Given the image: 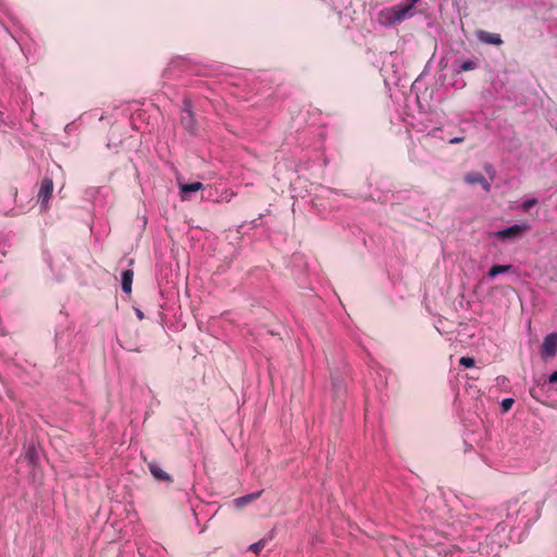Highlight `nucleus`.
<instances>
[{
	"mask_svg": "<svg viewBox=\"0 0 557 557\" xmlns=\"http://www.w3.org/2000/svg\"><path fill=\"white\" fill-rule=\"evenodd\" d=\"M412 3H398L382 12L386 23L398 24L412 15Z\"/></svg>",
	"mask_w": 557,
	"mask_h": 557,
	"instance_id": "nucleus-1",
	"label": "nucleus"
},
{
	"mask_svg": "<svg viewBox=\"0 0 557 557\" xmlns=\"http://www.w3.org/2000/svg\"><path fill=\"white\" fill-rule=\"evenodd\" d=\"M181 124L188 133L195 135L198 125L191 110V102L189 100H184L182 114H181Z\"/></svg>",
	"mask_w": 557,
	"mask_h": 557,
	"instance_id": "nucleus-2",
	"label": "nucleus"
},
{
	"mask_svg": "<svg viewBox=\"0 0 557 557\" xmlns=\"http://www.w3.org/2000/svg\"><path fill=\"white\" fill-rule=\"evenodd\" d=\"M53 193V181L49 176H45L41 180L40 188L38 191V202L40 203L41 208L44 210H47L49 208V201L52 197Z\"/></svg>",
	"mask_w": 557,
	"mask_h": 557,
	"instance_id": "nucleus-3",
	"label": "nucleus"
},
{
	"mask_svg": "<svg viewBox=\"0 0 557 557\" xmlns=\"http://www.w3.org/2000/svg\"><path fill=\"white\" fill-rule=\"evenodd\" d=\"M530 226L528 224H515L505 230L497 231L494 233V236L505 240V239H517L523 236L525 232H528Z\"/></svg>",
	"mask_w": 557,
	"mask_h": 557,
	"instance_id": "nucleus-4",
	"label": "nucleus"
},
{
	"mask_svg": "<svg viewBox=\"0 0 557 557\" xmlns=\"http://www.w3.org/2000/svg\"><path fill=\"white\" fill-rule=\"evenodd\" d=\"M557 354V333L545 336L542 344V356L553 358Z\"/></svg>",
	"mask_w": 557,
	"mask_h": 557,
	"instance_id": "nucleus-5",
	"label": "nucleus"
},
{
	"mask_svg": "<svg viewBox=\"0 0 557 557\" xmlns=\"http://www.w3.org/2000/svg\"><path fill=\"white\" fill-rule=\"evenodd\" d=\"M463 180L469 185L480 184L486 193L491 190V184L480 172H469L465 175Z\"/></svg>",
	"mask_w": 557,
	"mask_h": 557,
	"instance_id": "nucleus-6",
	"label": "nucleus"
},
{
	"mask_svg": "<svg viewBox=\"0 0 557 557\" xmlns=\"http://www.w3.org/2000/svg\"><path fill=\"white\" fill-rule=\"evenodd\" d=\"M475 36L481 42L487 45L502 46L504 42L498 34L490 33L483 29L476 30Z\"/></svg>",
	"mask_w": 557,
	"mask_h": 557,
	"instance_id": "nucleus-7",
	"label": "nucleus"
},
{
	"mask_svg": "<svg viewBox=\"0 0 557 557\" xmlns=\"http://www.w3.org/2000/svg\"><path fill=\"white\" fill-rule=\"evenodd\" d=\"M148 468L150 470V473L157 481H164V482H172L171 475L165 472L158 462L150 461L148 463Z\"/></svg>",
	"mask_w": 557,
	"mask_h": 557,
	"instance_id": "nucleus-8",
	"label": "nucleus"
},
{
	"mask_svg": "<svg viewBox=\"0 0 557 557\" xmlns=\"http://www.w3.org/2000/svg\"><path fill=\"white\" fill-rule=\"evenodd\" d=\"M203 189V184L200 182L180 184V191L182 200H187L191 193Z\"/></svg>",
	"mask_w": 557,
	"mask_h": 557,
	"instance_id": "nucleus-9",
	"label": "nucleus"
},
{
	"mask_svg": "<svg viewBox=\"0 0 557 557\" xmlns=\"http://www.w3.org/2000/svg\"><path fill=\"white\" fill-rule=\"evenodd\" d=\"M133 277H134L133 270L127 269L122 272V290L126 294L132 293Z\"/></svg>",
	"mask_w": 557,
	"mask_h": 557,
	"instance_id": "nucleus-10",
	"label": "nucleus"
},
{
	"mask_svg": "<svg viewBox=\"0 0 557 557\" xmlns=\"http://www.w3.org/2000/svg\"><path fill=\"white\" fill-rule=\"evenodd\" d=\"M512 265L508 264V265H500V264H497V265H493L490 270H488V273L487 275L490 277H495L496 275L498 274H502V273H507L511 270Z\"/></svg>",
	"mask_w": 557,
	"mask_h": 557,
	"instance_id": "nucleus-11",
	"label": "nucleus"
},
{
	"mask_svg": "<svg viewBox=\"0 0 557 557\" xmlns=\"http://www.w3.org/2000/svg\"><path fill=\"white\" fill-rule=\"evenodd\" d=\"M261 494H262V491H259L257 493H252V494L239 497L236 499V502L240 505H246V504L259 498Z\"/></svg>",
	"mask_w": 557,
	"mask_h": 557,
	"instance_id": "nucleus-12",
	"label": "nucleus"
},
{
	"mask_svg": "<svg viewBox=\"0 0 557 557\" xmlns=\"http://www.w3.org/2000/svg\"><path fill=\"white\" fill-rule=\"evenodd\" d=\"M474 69H476V64L471 60L463 61L459 65V72L472 71Z\"/></svg>",
	"mask_w": 557,
	"mask_h": 557,
	"instance_id": "nucleus-13",
	"label": "nucleus"
},
{
	"mask_svg": "<svg viewBox=\"0 0 557 557\" xmlns=\"http://www.w3.org/2000/svg\"><path fill=\"white\" fill-rule=\"evenodd\" d=\"M537 203L536 198L527 199L521 203V209L524 212H528L532 207H534Z\"/></svg>",
	"mask_w": 557,
	"mask_h": 557,
	"instance_id": "nucleus-14",
	"label": "nucleus"
},
{
	"mask_svg": "<svg viewBox=\"0 0 557 557\" xmlns=\"http://www.w3.org/2000/svg\"><path fill=\"white\" fill-rule=\"evenodd\" d=\"M265 540H260L259 542L250 545L249 550L253 552L255 554H259L265 546Z\"/></svg>",
	"mask_w": 557,
	"mask_h": 557,
	"instance_id": "nucleus-15",
	"label": "nucleus"
},
{
	"mask_svg": "<svg viewBox=\"0 0 557 557\" xmlns=\"http://www.w3.org/2000/svg\"><path fill=\"white\" fill-rule=\"evenodd\" d=\"M459 363L466 368H472L474 367L475 361L471 357H461L459 359Z\"/></svg>",
	"mask_w": 557,
	"mask_h": 557,
	"instance_id": "nucleus-16",
	"label": "nucleus"
},
{
	"mask_svg": "<svg viewBox=\"0 0 557 557\" xmlns=\"http://www.w3.org/2000/svg\"><path fill=\"white\" fill-rule=\"evenodd\" d=\"M513 399L512 398H504L502 400V409L504 412H507L511 409L512 405H513Z\"/></svg>",
	"mask_w": 557,
	"mask_h": 557,
	"instance_id": "nucleus-17",
	"label": "nucleus"
},
{
	"mask_svg": "<svg viewBox=\"0 0 557 557\" xmlns=\"http://www.w3.org/2000/svg\"><path fill=\"white\" fill-rule=\"evenodd\" d=\"M463 140H465V137H454V138L449 139V144L455 145V144L462 143Z\"/></svg>",
	"mask_w": 557,
	"mask_h": 557,
	"instance_id": "nucleus-18",
	"label": "nucleus"
},
{
	"mask_svg": "<svg viewBox=\"0 0 557 557\" xmlns=\"http://www.w3.org/2000/svg\"><path fill=\"white\" fill-rule=\"evenodd\" d=\"M548 382L554 384V383H557V371L553 372L549 377H548Z\"/></svg>",
	"mask_w": 557,
	"mask_h": 557,
	"instance_id": "nucleus-19",
	"label": "nucleus"
},
{
	"mask_svg": "<svg viewBox=\"0 0 557 557\" xmlns=\"http://www.w3.org/2000/svg\"><path fill=\"white\" fill-rule=\"evenodd\" d=\"M419 0H409L408 3H412V8L414 7V4L418 2Z\"/></svg>",
	"mask_w": 557,
	"mask_h": 557,
	"instance_id": "nucleus-20",
	"label": "nucleus"
},
{
	"mask_svg": "<svg viewBox=\"0 0 557 557\" xmlns=\"http://www.w3.org/2000/svg\"><path fill=\"white\" fill-rule=\"evenodd\" d=\"M137 314L140 319L143 318V313L140 311H138Z\"/></svg>",
	"mask_w": 557,
	"mask_h": 557,
	"instance_id": "nucleus-21",
	"label": "nucleus"
}]
</instances>
